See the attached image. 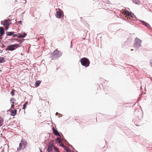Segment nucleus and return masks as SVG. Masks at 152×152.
I'll return each instance as SVG.
<instances>
[{
  "mask_svg": "<svg viewBox=\"0 0 152 152\" xmlns=\"http://www.w3.org/2000/svg\"><path fill=\"white\" fill-rule=\"evenodd\" d=\"M11 94L12 96H13L15 94L14 93V90L12 89V91L11 92Z\"/></svg>",
  "mask_w": 152,
  "mask_h": 152,
  "instance_id": "obj_21",
  "label": "nucleus"
},
{
  "mask_svg": "<svg viewBox=\"0 0 152 152\" xmlns=\"http://www.w3.org/2000/svg\"><path fill=\"white\" fill-rule=\"evenodd\" d=\"M4 58L3 57H1L0 58V63H1L4 62Z\"/></svg>",
  "mask_w": 152,
  "mask_h": 152,
  "instance_id": "obj_20",
  "label": "nucleus"
},
{
  "mask_svg": "<svg viewBox=\"0 0 152 152\" xmlns=\"http://www.w3.org/2000/svg\"><path fill=\"white\" fill-rule=\"evenodd\" d=\"M10 111L11 112L10 115L12 116H14L17 114V111L16 109L14 110H10Z\"/></svg>",
  "mask_w": 152,
  "mask_h": 152,
  "instance_id": "obj_8",
  "label": "nucleus"
},
{
  "mask_svg": "<svg viewBox=\"0 0 152 152\" xmlns=\"http://www.w3.org/2000/svg\"><path fill=\"white\" fill-rule=\"evenodd\" d=\"M4 28L1 27H0V37L1 36L4 34Z\"/></svg>",
  "mask_w": 152,
  "mask_h": 152,
  "instance_id": "obj_12",
  "label": "nucleus"
},
{
  "mask_svg": "<svg viewBox=\"0 0 152 152\" xmlns=\"http://www.w3.org/2000/svg\"><path fill=\"white\" fill-rule=\"evenodd\" d=\"M12 35H13V36L14 37L16 36L17 35L16 34H13Z\"/></svg>",
  "mask_w": 152,
  "mask_h": 152,
  "instance_id": "obj_28",
  "label": "nucleus"
},
{
  "mask_svg": "<svg viewBox=\"0 0 152 152\" xmlns=\"http://www.w3.org/2000/svg\"><path fill=\"white\" fill-rule=\"evenodd\" d=\"M62 54V53L61 52L56 49L51 54V58L52 59L55 60L61 56Z\"/></svg>",
  "mask_w": 152,
  "mask_h": 152,
  "instance_id": "obj_2",
  "label": "nucleus"
},
{
  "mask_svg": "<svg viewBox=\"0 0 152 152\" xmlns=\"http://www.w3.org/2000/svg\"><path fill=\"white\" fill-rule=\"evenodd\" d=\"M14 104H12L11 105V108H14Z\"/></svg>",
  "mask_w": 152,
  "mask_h": 152,
  "instance_id": "obj_25",
  "label": "nucleus"
},
{
  "mask_svg": "<svg viewBox=\"0 0 152 152\" xmlns=\"http://www.w3.org/2000/svg\"><path fill=\"white\" fill-rule=\"evenodd\" d=\"M26 35V33H24L23 35H20L18 36V38H23L25 37Z\"/></svg>",
  "mask_w": 152,
  "mask_h": 152,
  "instance_id": "obj_16",
  "label": "nucleus"
},
{
  "mask_svg": "<svg viewBox=\"0 0 152 152\" xmlns=\"http://www.w3.org/2000/svg\"><path fill=\"white\" fill-rule=\"evenodd\" d=\"M15 101V99L14 98H11L10 99V102L12 104H14V101Z\"/></svg>",
  "mask_w": 152,
  "mask_h": 152,
  "instance_id": "obj_18",
  "label": "nucleus"
},
{
  "mask_svg": "<svg viewBox=\"0 0 152 152\" xmlns=\"http://www.w3.org/2000/svg\"><path fill=\"white\" fill-rule=\"evenodd\" d=\"M141 41L138 38H136L134 41V47L136 49L138 48L141 45Z\"/></svg>",
  "mask_w": 152,
  "mask_h": 152,
  "instance_id": "obj_5",
  "label": "nucleus"
},
{
  "mask_svg": "<svg viewBox=\"0 0 152 152\" xmlns=\"http://www.w3.org/2000/svg\"><path fill=\"white\" fill-rule=\"evenodd\" d=\"M81 64L86 67L88 66L90 64V61L88 59L86 58H83L80 60Z\"/></svg>",
  "mask_w": 152,
  "mask_h": 152,
  "instance_id": "obj_4",
  "label": "nucleus"
},
{
  "mask_svg": "<svg viewBox=\"0 0 152 152\" xmlns=\"http://www.w3.org/2000/svg\"><path fill=\"white\" fill-rule=\"evenodd\" d=\"M142 22L144 25H145L146 27H149L150 26L149 24H148L147 22L144 21H142Z\"/></svg>",
  "mask_w": 152,
  "mask_h": 152,
  "instance_id": "obj_13",
  "label": "nucleus"
},
{
  "mask_svg": "<svg viewBox=\"0 0 152 152\" xmlns=\"http://www.w3.org/2000/svg\"><path fill=\"white\" fill-rule=\"evenodd\" d=\"M18 44L12 45L7 46L6 48V50L10 51H12L15 50L16 48H17V46H18Z\"/></svg>",
  "mask_w": 152,
  "mask_h": 152,
  "instance_id": "obj_7",
  "label": "nucleus"
},
{
  "mask_svg": "<svg viewBox=\"0 0 152 152\" xmlns=\"http://www.w3.org/2000/svg\"><path fill=\"white\" fill-rule=\"evenodd\" d=\"M151 66L152 67V59L151 60Z\"/></svg>",
  "mask_w": 152,
  "mask_h": 152,
  "instance_id": "obj_27",
  "label": "nucleus"
},
{
  "mask_svg": "<svg viewBox=\"0 0 152 152\" xmlns=\"http://www.w3.org/2000/svg\"><path fill=\"white\" fill-rule=\"evenodd\" d=\"M41 83V81L40 80L37 81L35 83V85L36 87H37L39 86V85Z\"/></svg>",
  "mask_w": 152,
  "mask_h": 152,
  "instance_id": "obj_15",
  "label": "nucleus"
},
{
  "mask_svg": "<svg viewBox=\"0 0 152 152\" xmlns=\"http://www.w3.org/2000/svg\"><path fill=\"white\" fill-rule=\"evenodd\" d=\"M11 24V20L9 19L4 20L3 25L5 27V29L7 30L9 28V26Z\"/></svg>",
  "mask_w": 152,
  "mask_h": 152,
  "instance_id": "obj_6",
  "label": "nucleus"
},
{
  "mask_svg": "<svg viewBox=\"0 0 152 152\" xmlns=\"http://www.w3.org/2000/svg\"><path fill=\"white\" fill-rule=\"evenodd\" d=\"M14 33L13 32H6L7 34V36H11Z\"/></svg>",
  "mask_w": 152,
  "mask_h": 152,
  "instance_id": "obj_17",
  "label": "nucleus"
},
{
  "mask_svg": "<svg viewBox=\"0 0 152 152\" xmlns=\"http://www.w3.org/2000/svg\"><path fill=\"white\" fill-rule=\"evenodd\" d=\"M27 144V142L24 139H22L19 144V147L17 149L18 151L23 150L25 148Z\"/></svg>",
  "mask_w": 152,
  "mask_h": 152,
  "instance_id": "obj_3",
  "label": "nucleus"
},
{
  "mask_svg": "<svg viewBox=\"0 0 152 152\" xmlns=\"http://www.w3.org/2000/svg\"><path fill=\"white\" fill-rule=\"evenodd\" d=\"M23 109H25L26 107V105L25 104H24L23 105Z\"/></svg>",
  "mask_w": 152,
  "mask_h": 152,
  "instance_id": "obj_23",
  "label": "nucleus"
},
{
  "mask_svg": "<svg viewBox=\"0 0 152 152\" xmlns=\"http://www.w3.org/2000/svg\"><path fill=\"white\" fill-rule=\"evenodd\" d=\"M53 133L56 136H60V135L58 133V131L57 130H56L54 128H53Z\"/></svg>",
  "mask_w": 152,
  "mask_h": 152,
  "instance_id": "obj_11",
  "label": "nucleus"
},
{
  "mask_svg": "<svg viewBox=\"0 0 152 152\" xmlns=\"http://www.w3.org/2000/svg\"><path fill=\"white\" fill-rule=\"evenodd\" d=\"M133 50H133V49H132L131 50V51H133Z\"/></svg>",
  "mask_w": 152,
  "mask_h": 152,
  "instance_id": "obj_30",
  "label": "nucleus"
},
{
  "mask_svg": "<svg viewBox=\"0 0 152 152\" xmlns=\"http://www.w3.org/2000/svg\"><path fill=\"white\" fill-rule=\"evenodd\" d=\"M4 120L3 118L0 117V127L3 125V124Z\"/></svg>",
  "mask_w": 152,
  "mask_h": 152,
  "instance_id": "obj_14",
  "label": "nucleus"
},
{
  "mask_svg": "<svg viewBox=\"0 0 152 152\" xmlns=\"http://www.w3.org/2000/svg\"><path fill=\"white\" fill-rule=\"evenodd\" d=\"M18 23H20V24H22V21L20 20V21H18Z\"/></svg>",
  "mask_w": 152,
  "mask_h": 152,
  "instance_id": "obj_26",
  "label": "nucleus"
},
{
  "mask_svg": "<svg viewBox=\"0 0 152 152\" xmlns=\"http://www.w3.org/2000/svg\"><path fill=\"white\" fill-rule=\"evenodd\" d=\"M56 17L58 18H61L62 15V13L61 11H58L56 14Z\"/></svg>",
  "mask_w": 152,
  "mask_h": 152,
  "instance_id": "obj_10",
  "label": "nucleus"
},
{
  "mask_svg": "<svg viewBox=\"0 0 152 152\" xmlns=\"http://www.w3.org/2000/svg\"><path fill=\"white\" fill-rule=\"evenodd\" d=\"M121 15L122 16H123L124 17H125V19L127 20H134L135 17L133 16V14H132L131 12H129V11L123 10L121 11Z\"/></svg>",
  "mask_w": 152,
  "mask_h": 152,
  "instance_id": "obj_1",
  "label": "nucleus"
},
{
  "mask_svg": "<svg viewBox=\"0 0 152 152\" xmlns=\"http://www.w3.org/2000/svg\"><path fill=\"white\" fill-rule=\"evenodd\" d=\"M27 103H28V102H26L24 104H25L26 105H27Z\"/></svg>",
  "mask_w": 152,
  "mask_h": 152,
  "instance_id": "obj_29",
  "label": "nucleus"
},
{
  "mask_svg": "<svg viewBox=\"0 0 152 152\" xmlns=\"http://www.w3.org/2000/svg\"><path fill=\"white\" fill-rule=\"evenodd\" d=\"M60 146H62V147L64 148L66 147L63 144L61 143V142L60 143Z\"/></svg>",
  "mask_w": 152,
  "mask_h": 152,
  "instance_id": "obj_22",
  "label": "nucleus"
},
{
  "mask_svg": "<svg viewBox=\"0 0 152 152\" xmlns=\"http://www.w3.org/2000/svg\"><path fill=\"white\" fill-rule=\"evenodd\" d=\"M57 142L58 143H60L61 142H62L61 141V140L60 138L58 137L57 139L56 140Z\"/></svg>",
  "mask_w": 152,
  "mask_h": 152,
  "instance_id": "obj_19",
  "label": "nucleus"
},
{
  "mask_svg": "<svg viewBox=\"0 0 152 152\" xmlns=\"http://www.w3.org/2000/svg\"><path fill=\"white\" fill-rule=\"evenodd\" d=\"M54 150L56 151V152H59L57 148L56 147H54Z\"/></svg>",
  "mask_w": 152,
  "mask_h": 152,
  "instance_id": "obj_24",
  "label": "nucleus"
},
{
  "mask_svg": "<svg viewBox=\"0 0 152 152\" xmlns=\"http://www.w3.org/2000/svg\"><path fill=\"white\" fill-rule=\"evenodd\" d=\"M53 147V144H52V143H49L47 149V150L48 152H50L51 151Z\"/></svg>",
  "mask_w": 152,
  "mask_h": 152,
  "instance_id": "obj_9",
  "label": "nucleus"
}]
</instances>
